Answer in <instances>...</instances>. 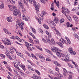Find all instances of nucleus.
<instances>
[{
  "instance_id": "7",
  "label": "nucleus",
  "mask_w": 79,
  "mask_h": 79,
  "mask_svg": "<svg viewBox=\"0 0 79 79\" xmlns=\"http://www.w3.org/2000/svg\"><path fill=\"white\" fill-rule=\"evenodd\" d=\"M25 53L27 54V55H28V56H30V57H32L33 58H35V59H36V60H38V59H37V57H36L35 56H34V55L32 53H31V54H29V52H27V51H25Z\"/></svg>"
},
{
  "instance_id": "33",
  "label": "nucleus",
  "mask_w": 79,
  "mask_h": 79,
  "mask_svg": "<svg viewBox=\"0 0 79 79\" xmlns=\"http://www.w3.org/2000/svg\"><path fill=\"white\" fill-rule=\"evenodd\" d=\"M57 76L58 77H63V75L60 74L59 73H58V74L57 75Z\"/></svg>"
},
{
  "instance_id": "26",
  "label": "nucleus",
  "mask_w": 79,
  "mask_h": 79,
  "mask_svg": "<svg viewBox=\"0 0 79 79\" xmlns=\"http://www.w3.org/2000/svg\"><path fill=\"white\" fill-rule=\"evenodd\" d=\"M18 3L19 6L21 7V8H23L24 7L23 5V4L21 2H18Z\"/></svg>"
},
{
  "instance_id": "29",
  "label": "nucleus",
  "mask_w": 79,
  "mask_h": 79,
  "mask_svg": "<svg viewBox=\"0 0 79 79\" xmlns=\"http://www.w3.org/2000/svg\"><path fill=\"white\" fill-rule=\"evenodd\" d=\"M73 19L76 21H78V19L76 15H74L73 16Z\"/></svg>"
},
{
  "instance_id": "14",
  "label": "nucleus",
  "mask_w": 79,
  "mask_h": 79,
  "mask_svg": "<svg viewBox=\"0 0 79 79\" xmlns=\"http://www.w3.org/2000/svg\"><path fill=\"white\" fill-rule=\"evenodd\" d=\"M39 4H38L37 6H35V9L36 11V13H38L39 11Z\"/></svg>"
},
{
  "instance_id": "32",
  "label": "nucleus",
  "mask_w": 79,
  "mask_h": 79,
  "mask_svg": "<svg viewBox=\"0 0 79 79\" xmlns=\"http://www.w3.org/2000/svg\"><path fill=\"white\" fill-rule=\"evenodd\" d=\"M48 72L52 74H53V70L51 69H49Z\"/></svg>"
},
{
  "instance_id": "58",
  "label": "nucleus",
  "mask_w": 79,
  "mask_h": 79,
  "mask_svg": "<svg viewBox=\"0 0 79 79\" xmlns=\"http://www.w3.org/2000/svg\"><path fill=\"white\" fill-rule=\"evenodd\" d=\"M18 13V14L19 15V17H20V18H21V12H20V11H19Z\"/></svg>"
},
{
  "instance_id": "52",
  "label": "nucleus",
  "mask_w": 79,
  "mask_h": 79,
  "mask_svg": "<svg viewBox=\"0 0 79 79\" xmlns=\"http://www.w3.org/2000/svg\"><path fill=\"white\" fill-rule=\"evenodd\" d=\"M0 56L2 58H5V56L3 54H0Z\"/></svg>"
},
{
  "instance_id": "37",
  "label": "nucleus",
  "mask_w": 79,
  "mask_h": 79,
  "mask_svg": "<svg viewBox=\"0 0 79 79\" xmlns=\"http://www.w3.org/2000/svg\"><path fill=\"white\" fill-rule=\"evenodd\" d=\"M35 71L38 74V75H40V73L39 71L36 70V69H35Z\"/></svg>"
},
{
  "instance_id": "35",
  "label": "nucleus",
  "mask_w": 79,
  "mask_h": 79,
  "mask_svg": "<svg viewBox=\"0 0 79 79\" xmlns=\"http://www.w3.org/2000/svg\"><path fill=\"white\" fill-rule=\"evenodd\" d=\"M54 6H53V4L52 3L51 4V10H52V11H53L54 10Z\"/></svg>"
},
{
  "instance_id": "25",
  "label": "nucleus",
  "mask_w": 79,
  "mask_h": 79,
  "mask_svg": "<svg viewBox=\"0 0 79 79\" xmlns=\"http://www.w3.org/2000/svg\"><path fill=\"white\" fill-rule=\"evenodd\" d=\"M15 39L19 40L20 42H22V41H24V40H22L21 39L19 38V37H18V36H15Z\"/></svg>"
},
{
  "instance_id": "46",
  "label": "nucleus",
  "mask_w": 79,
  "mask_h": 79,
  "mask_svg": "<svg viewBox=\"0 0 79 79\" xmlns=\"http://www.w3.org/2000/svg\"><path fill=\"white\" fill-rule=\"evenodd\" d=\"M70 53L72 55H76V52H74V51H73Z\"/></svg>"
},
{
  "instance_id": "64",
  "label": "nucleus",
  "mask_w": 79,
  "mask_h": 79,
  "mask_svg": "<svg viewBox=\"0 0 79 79\" xmlns=\"http://www.w3.org/2000/svg\"><path fill=\"white\" fill-rule=\"evenodd\" d=\"M32 78H33L34 79H37V76H35L34 77H32Z\"/></svg>"
},
{
  "instance_id": "42",
  "label": "nucleus",
  "mask_w": 79,
  "mask_h": 79,
  "mask_svg": "<svg viewBox=\"0 0 79 79\" xmlns=\"http://www.w3.org/2000/svg\"><path fill=\"white\" fill-rule=\"evenodd\" d=\"M67 64H68L67 65L68 66H69V67H70V68H73V66L70 63H67Z\"/></svg>"
},
{
  "instance_id": "9",
  "label": "nucleus",
  "mask_w": 79,
  "mask_h": 79,
  "mask_svg": "<svg viewBox=\"0 0 79 79\" xmlns=\"http://www.w3.org/2000/svg\"><path fill=\"white\" fill-rule=\"evenodd\" d=\"M62 9L63 10L62 11V12L63 14H65L64 12H66V13H69L70 12L69 10H68V9L67 8L64 7H62Z\"/></svg>"
},
{
  "instance_id": "2",
  "label": "nucleus",
  "mask_w": 79,
  "mask_h": 79,
  "mask_svg": "<svg viewBox=\"0 0 79 79\" xmlns=\"http://www.w3.org/2000/svg\"><path fill=\"white\" fill-rule=\"evenodd\" d=\"M65 37L67 42H66V40H65L63 38H61L60 40V41L61 42L62 44H64V43L66 44H67V45H68V44H71V41H70V40H69V39L66 36H65Z\"/></svg>"
},
{
  "instance_id": "34",
  "label": "nucleus",
  "mask_w": 79,
  "mask_h": 79,
  "mask_svg": "<svg viewBox=\"0 0 79 79\" xmlns=\"http://www.w3.org/2000/svg\"><path fill=\"white\" fill-rule=\"evenodd\" d=\"M36 47L37 48V49L39 50H40V51H42V48H40V46H36Z\"/></svg>"
},
{
  "instance_id": "57",
  "label": "nucleus",
  "mask_w": 79,
  "mask_h": 79,
  "mask_svg": "<svg viewBox=\"0 0 79 79\" xmlns=\"http://www.w3.org/2000/svg\"><path fill=\"white\" fill-rule=\"evenodd\" d=\"M34 41L35 43L36 44H39V40H35Z\"/></svg>"
},
{
  "instance_id": "6",
  "label": "nucleus",
  "mask_w": 79,
  "mask_h": 79,
  "mask_svg": "<svg viewBox=\"0 0 79 79\" xmlns=\"http://www.w3.org/2000/svg\"><path fill=\"white\" fill-rule=\"evenodd\" d=\"M69 57L68 55L67 54H66L65 57L63 58H62L61 60H62V61H65V62H68V61H69Z\"/></svg>"
},
{
  "instance_id": "55",
  "label": "nucleus",
  "mask_w": 79,
  "mask_h": 79,
  "mask_svg": "<svg viewBox=\"0 0 79 79\" xmlns=\"http://www.w3.org/2000/svg\"><path fill=\"white\" fill-rule=\"evenodd\" d=\"M39 32H41V33H42V34H43L44 33L43 31H42V30L41 29L39 28Z\"/></svg>"
},
{
  "instance_id": "49",
  "label": "nucleus",
  "mask_w": 79,
  "mask_h": 79,
  "mask_svg": "<svg viewBox=\"0 0 79 79\" xmlns=\"http://www.w3.org/2000/svg\"><path fill=\"white\" fill-rule=\"evenodd\" d=\"M26 17L25 16V15L23 14L22 15V19H23L24 20H25V19H26Z\"/></svg>"
},
{
  "instance_id": "4",
  "label": "nucleus",
  "mask_w": 79,
  "mask_h": 79,
  "mask_svg": "<svg viewBox=\"0 0 79 79\" xmlns=\"http://www.w3.org/2000/svg\"><path fill=\"white\" fill-rule=\"evenodd\" d=\"M13 9L12 8H10V11H14L13 14V16H17L18 15V12H17V7L16 6H13L12 7Z\"/></svg>"
},
{
  "instance_id": "19",
  "label": "nucleus",
  "mask_w": 79,
  "mask_h": 79,
  "mask_svg": "<svg viewBox=\"0 0 79 79\" xmlns=\"http://www.w3.org/2000/svg\"><path fill=\"white\" fill-rule=\"evenodd\" d=\"M19 66L20 67L22 68L23 70H24V71H26V68L25 67V66H24V65L23 64H19Z\"/></svg>"
},
{
  "instance_id": "11",
  "label": "nucleus",
  "mask_w": 79,
  "mask_h": 79,
  "mask_svg": "<svg viewBox=\"0 0 79 79\" xmlns=\"http://www.w3.org/2000/svg\"><path fill=\"white\" fill-rule=\"evenodd\" d=\"M47 22L48 23V24H52V25L56 26V24H55V23H54V22H53V21L51 20L47 19Z\"/></svg>"
},
{
  "instance_id": "36",
  "label": "nucleus",
  "mask_w": 79,
  "mask_h": 79,
  "mask_svg": "<svg viewBox=\"0 0 79 79\" xmlns=\"http://www.w3.org/2000/svg\"><path fill=\"white\" fill-rule=\"evenodd\" d=\"M0 9H3L4 8V4L3 3H2L0 5Z\"/></svg>"
},
{
  "instance_id": "56",
  "label": "nucleus",
  "mask_w": 79,
  "mask_h": 79,
  "mask_svg": "<svg viewBox=\"0 0 79 79\" xmlns=\"http://www.w3.org/2000/svg\"><path fill=\"white\" fill-rule=\"evenodd\" d=\"M55 70L56 71H57L58 72H59V71H60V69L58 67L56 68H55Z\"/></svg>"
},
{
  "instance_id": "60",
  "label": "nucleus",
  "mask_w": 79,
  "mask_h": 79,
  "mask_svg": "<svg viewBox=\"0 0 79 79\" xmlns=\"http://www.w3.org/2000/svg\"><path fill=\"white\" fill-rule=\"evenodd\" d=\"M40 1L41 2H42L43 3H44V4H45V1L44 0H41Z\"/></svg>"
},
{
  "instance_id": "50",
  "label": "nucleus",
  "mask_w": 79,
  "mask_h": 79,
  "mask_svg": "<svg viewBox=\"0 0 79 79\" xmlns=\"http://www.w3.org/2000/svg\"><path fill=\"white\" fill-rule=\"evenodd\" d=\"M16 23L17 24H18L19 26L21 25V23H20V22L18 20H17L16 21Z\"/></svg>"
},
{
  "instance_id": "41",
  "label": "nucleus",
  "mask_w": 79,
  "mask_h": 79,
  "mask_svg": "<svg viewBox=\"0 0 79 79\" xmlns=\"http://www.w3.org/2000/svg\"><path fill=\"white\" fill-rule=\"evenodd\" d=\"M29 42L32 44H34V42H33L32 39H31V38L29 39Z\"/></svg>"
},
{
  "instance_id": "22",
  "label": "nucleus",
  "mask_w": 79,
  "mask_h": 79,
  "mask_svg": "<svg viewBox=\"0 0 79 79\" xmlns=\"http://www.w3.org/2000/svg\"><path fill=\"white\" fill-rule=\"evenodd\" d=\"M45 51L46 52H47V53H49L50 54V55H53V54L52 53V52H51L48 49H45Z\"/></svg>"
},
{
  "instance_id": "30",
  "label": "nucleus",
  "mask_w": 79,
  "mask_h": 79,
  "mask_svg": "<svg viewBox=\"0 0 79 79\" xmlns=\"http://www.w3.org/2000/svg\"><path fill=\"white\" fill-rule=\"evenodd\" d=\"M55 3H56V6L58 8H59V1H58L57 2H56V0H54Z\"/></svg>"
},
{
  "instance_id": "62",
  "label": "nucleus",
  "mask_w": 79,
  "mask_h": 79,
  "mask_svg": "<svg viewBox=\"0 0 79 79\" xmlns=\"http://www.w3.org/2000/svg\"><path fill=\"white\" fill-rule=\"evenodd\" d=\"M8 58H9L10 60H12V58H11V56L8 55L7 56Z\"/></svg>"
},
{
  "instance_id": "59",
  "label": "nucleus",
  "mask_w": 79,
  "mask_h": 79,
  "mask_svg": "<svg viewBox=\"0 0 79 79\" xmlns=\"http://www.w3.org/2000/svg\"><path fill=\"white\" fill-rule=\"evenodd\" d=\"M67 27H69V22H67L66 23Z\"/></svg>"
},
{
  "instance_id": "48",
  "label": "nucleus",
  "mask_w": 79,
  "mask_h": 79,
  "mask_svg": "<svg viewBox=\"0 0 79 79\" xmlns=\"http://www.w3.org/2000/svg\"><path fill=\"white\" fill-rule=\"evenodd\" d=\"M57 44H59V45L60 46V47H63V44L60 43H57Z\"/></svg>"
},
{
  "instance_id": "10",
  "label": "nucleus",
  "mask_w": 79,
  "mask_h": 79,
  "mask_svg": "<svg viewBox=\"0 0 79 79\" xmlns=\"http://www.w3.org/2000/svg\"><path fill=\"white\" fill-rule=\"evenodd\" d=\"M56 54L59 58H60L61 56H62V58H64V54H63L62 53H60L58 52H57L56 53Z\"/></svg>"
},
{
  "instance_id": "21",
  "label": "nucleus",
  "mask_w": 79,
  "mask_h": 79,
  "mask_svg": "<svg viewBox=\"0 0 79 79\" xmlns=\"http://www.w3.org/2000/svg\"><path fill=\"white\" fill-rule=\"evenodd\" d=\"M16 52L18 56H20V57H21L22 58H23V56L21 54V53H20V52L15 51Z\"/></svg>"
},
{
  "instance_id": "20",
  "label": "nucleus",
  "mask_w": 79,
  "mask_h": 79,
  "mask_svg": "<svg viewBox=\"0 0 79 79\" xmlns=\"http://www.w3.org/2000/svg\"><path fill=\"white\" fill-rule=\"evenodd\" d=\"M53 63L55 64H56V66H61V65H60L58 62L56 61H53Z\"/></svg>"
},
{
  "instance_id": "28",
  "label": "nucleus",
  "mask_w": 79,
  "mask_h": 79,
  "mask_svg": "<svg viewBox=\"0 0 79 79\" xmlns=\"http://www.w3.org/2000/svg\"><path fill=\"white\" fill-rule=\"evenodd\" d=\"M46 33L47 35H48L49 37H52V35L51 34V33H49L48 31H46Z\"/></svg>"
},
{
  "instance_id": "47",
  "label": "nucleus",
  "mask_w": 79,
  "mask_h": 79,
  "mask_svg": "<svg viewBox=\"0 0 79 79\" xmlns=\"http://www.w3.org/2000/svg\"><path fill=\"white\" fill-rule=\"evenodd\" d=\"M46 60L47 61H51V59H50V58L48 57L46 59Z\"/></svg>"
},
{
  "instance_id": "18",
  "label": "nucleus",
  "mask_w": 79,
  "mask_h": 79,
  "mask_svg": "<svg viewBox=\"0 0 79 79\" xmlns=\"http://www.w3.org/2000/svg\"><path fill=\"white\" fill-rule=\"evenodd\" d=\"M12 19H13L12 17L9 16L7 18V20L9 22V23H11V22H12Z\"/></svg>"
},
{
  "instance_id": "3",
  "label": "nucleus",
  "mask_w": 79,
  "mask_h": 79,
  "mask_svg": "<svg viewBox=\"0 0 79 79\" xmlns=\"http://www.w3.org/2000/svg\"><path fill=\"white\" fill-rule=\"evenodd\" d=\"M47 12L44 10L42 11V12H41L42 15H41L40 14H39L38 16L40 19V20H42H42H43L44 19V16L45 15H47Z\"/></svg>"
},
{
  "instance_id": "45",
  "label": "nucleus",
  "mask_w": 79,
  "mask_h": 79,
  "mask_svg": "<svg viewBox=\"0 0 79 79\" xmlns=\"http://www.w3.org/2000/svg\"><path fill=\"white\" fill-rule=\"evenodd\" d=\"M72 63H73V64H74V65H75V66H76V68H77V64H76L75 62H74L73 61H72Z\"/></svg>"
},
{
  "instance_id": "12",
  "label": "nucleus",
  "mask_w": 79,
  "mask_h": 79,
  "mask_svg": "<svg viewBox=\"0 0 79 79\" xmlns=\"http://www.w3.org/2000/svg\"><path fill=\"white\" fill-rule=\"evenodd\" d=\"M53 21L55 23H56V24H58L60 22V21L59 20V19H58V17H55V16L54 19H53Z\"/></svg>"
},
{
  "instance_id": "8",
  "label": "nucleus",
  "mask_w": 79,
  "mask_h": 79,
  "mask_svg": "<svg viewBox=\"0 0 79 79\" xmlns=\"http://www.w3.org/2000/svg\"><path fill=\"white\" fill-rule=\"evenodd\" d=\"M4 40L5 41V42L4 43V44L5 45H11V42L8 39L5 38Z\"/></svg>"
},
{
  "instance_id": "23",
  "label": "nucleus",
  "mask_w": 79,
  "mask_h": 79,
  "mask_svg": "<svg viewBox=\"0 0 79 79\" xmlns=\"http://www.w3.org/2000/svg\"><path fill=\"white\" fill-rule=\"evenodd\" d=\"M31 27V29L32 31L34 34H36V31L35 30V29L33 27Z\"/></svg>"
},
{
  "instance_id": "63",
  "label": "nucleus",
  "mask_w": 79,
  "mask_h": 79,
  "mask_svg": "<svg viewBox=\"0 0 79 79\" xmlns=\"http://www.w3.org/2000/svg\"><path fill=\"white\" fill-rule=\"evenodd\" d=\"M73 77H72V76L70 75L69 76V77H68V79H72Z\"/></svg>"
},
{
  "instance_id": "39",
  "label": "nucleus",
  "mask_w": 79,
  "mask_h": 79,
  "mask_svg": "<svg viewBox=\"0 0 79 79\" xmlns=\"http://www.w3.org/2000/svg\"><path fill=\"white\" fill-rule=\"evenodd\" d=\"M26 47H27V50H29V51H32V48L31 47L28 46H26Z\"/></svg>"
},
{
  "instance_id": "15",
  "label": "nucleus",
  "mask_w": 79,
  "mask_h": 79,
  "mask_svg": "<svg viewBox=\"0 0 79 79\" xmlns=\"http://www.w3.org/2000/svg\"><path fill=\"white\" fill-rule=\"evenodd\" d=\"M63 71H64L63 74H64V77H66V75L68 74V72H67V71L64 68H63Z\"/></svg>"
},
{
  "instance_id": "44",
  "label": "nucleus",
  "mask_w": 79,
  "mask_h": 79,
  "mask_svg": "<svg viewBox=\"0 0 79 79\" xmlns=\"http://www.w3.org/2000/svg\"><path fill=\"white\" fill-rule=\"evenodd\" d=\"M22 12L23 13H24L26 12V9H25V8H24V7H23V8H22Z\"/></svg>"
},
{
  "instance_id": "1",
  "label": "nucleus",
  "mask_w": 79,
  "mask_h": 79,
  "mask_svg": "<svg viewBox=\"0 0 79 79\" xmlns=\"http://www.w3.org/2000/svg\"><path fill=\"white\" fill-rule=\"evenodd\" d=\"M42 40L44 42L46 43V44H47V43H48V44H51V43L53 45L55 44V41L54 39L53 38H52L51 39V41L50 40V39L49 38H46V40L44 38H42Z\"/></svg>"
},
{
  "instance_id": "27",
  "label": "nucleus",
  "mask_w": 79,
  "mask_h": 79,
  "mask_svg": "<svg viewBox=\"0 0 79 79\" xmlns=\"http://www.w3.org/2000/svg\"><path fill=\"white\" fill-rule=\"evenodd\" d=\"M43 27L45 28V29H49V27H48L45 24H43Z\"/></svg>"
},
{
  "instance_id": "5",
  "label": "nucleus",
  "mask_w": 79,
  "mask_h": 79,
  "mask_svg": "<svg viewBox=\"0 0 79 79\" xmlns=\"http://www.w3.org/2000/svg\"><path fill=\"white\" fill-rule=\"evenodd\" d=\"M12 64L14 65L15 68H17L18 69H19V70H21V69L19 68L18 65V63L16 62V60H13L12 61Z\"/></svg>"
},
{
  "instance_id": "24",
  "label": "nucleus",
  "mask_w": 79,
  "mask_h": 79,
  "mask_svg": "<svg viewBox=\"0 0 79 79\" xmlns=\"http://www.w3.org/2000/svg\"><path fill=\"white\" fill-rule=\"evenodd\" d=\"M54 30L56 32V34L58 35H59V36H61V33L59 32V31H58V30L56 29L55 28L54 29Z\"/></svg>"
},
{
  "instance_id": "61",
  "label": "nucleus",
  "mask_w": 79,
  "mask_h": 79,
  "mask_svg": "<svg viewBox=\"0 0 79 79\" xmlns=\"http://www.w3.org/2000/svg\"><path fill=\"white\" fill-rule=\"evenodd\" d=\"M10 53H12L13 54L14 53V52H13V50L12 49H10Z\"/></svg>"
},
{
  "instance_id": "31",
  "label": "nucleus",
  "mask_w": 79,
  "mask_h": 79,
  "mask_svg": "<svg viewBox=\"0 0 79 79\" xmlns=\"http://www.w3.org/2000/svg\"><path fill=\"white\" fill-rule=\"evenodd\" d=\"M68 50H69V52L70 53L72 52V51H73V48L70 47V48H69Z\"/></svg>"
},
{
  "instance_id": "38",
  "label": "nucleus",
  "mask_w": 79,
  "mask_h": 79,
  "mask_svg": "<svg viewBox=\"0 0 79 79\" xmlns=\"http://www.w3.org/2000/svg\"><path fill=\"white\" fill-rule=\"evenodd\" d=\"M9 1L13 5H15V2L14 1L12 0H9Z\"/></svg>"
},
{
  "instance_id": "16",
  "label": "nucleus",
  "mask_w": 79,
  "mask_h": 79,
  "mask_svg": "<svg viewBox=\"0 0 79 79\" xmlns=\"http://www.w3.org/2000/svg\"><path fill=\"white\" fill-rule=\"evenodd\" d=\"M58 48L55 47H53V48L51 49V50L53 52H56L57 51H58Z\"/></svg>"
},
{
  "instance_id": "54",
  "label": "nucleus",
  "mask_w": 79,
  "mask_h": 79,
  "mask_svg": "<svg viewBox=\"0 0 79 79\" xmlns=\"http://www.w3.org/2000/svg\"><path fill=\"white\" fill-rule=\"evenodd\" d=\"M20 74L22 76H26V75L25 74H24V73H23L22 72L20 71Z\"/></svg>"
},
{
  "instance_id": "17",
  "label": "nucleus",
  "mask_w": 79,
  "mask_h": 79,
  "mask_svg": "<svg viewBox=\"0 0 79 79\" xmlns=\"http://www.w3.org/2000/svg\"><path fill=\"white\" fill-rule=\"evenodd\" d=\"M27 68L28 69H29V71H34V70L31 66L29 65H27Z\"/></svg>"
},
{
  "instance_id": "51",
  "label": "nucleus",
  "mask_w": 79,
  "mask_h": 79,
  "mask_svg": "<svg viewBox=\"0 0 79 79\" xmlns=\"http://www.w3.org/2000/svg\"><path fill=\"white\" fill-rule=\"evenodd\" d=\"M13 6H15L8 5V7L10 8H10H12V9H13Z\"/></svg>"
},
{
  "instance_id": "43",
  "label": "nucleus",
  "mask_w": 79,
  "mask_h": 79,
  "mask_svg": "<svg viewBox=\"0 0 79 79\" xmlns=\"http://www.w3.org/2000/svg\"><path fill=\"white\" fill-rule=\"evenodd\" d=\"M30 20V18L28 16L26 17L25 19V21H28V20Z\"/></svg>"
},
{
  "instance_id": "53",
  "label": "nucleus",
  "mask_w": 79,
  "mask_h": 79,
  "mask_svg": "<svg viewBox=\"0 0 79 79\" xmlns=\"http://www.w3.org/2000/svg\"><path fill=\"white\" fill-rule=\"evenodd\" d=\"M64 19H61L60 20V23H63V22H64Z\"/></svg>"
},
{
  "instance_id": "40",
  "label": "nucleus",
  "mask_w": 79,
  "mask_h": 79,
  "mask_svg": "<svg viewBox=\"0 0 79 79\" xmlns=\"http://www.w3.org/2000/svg\"><path fill=\"white\" fill-rule=\"evenodd\" d=\"M33 4L35 6H37V2H35V1H33Z\"/></svg>"
},
{
  "instance_id": "13",
  "label": "nucleus",
  "mask_w": 79,
  "mask_h": 79,
  "mask_svg": "<svg viewBox=\"0 0 79 79\" xmlns=\"http://www.w3.org/2000/svg\"><path fill=\"white\" fill-rule=\"evenodd\" d=\"M3 30L4 31V32L6 33V34H8V35H11V33L6 28H3Z\"/></svg>"
}]
</instances>
